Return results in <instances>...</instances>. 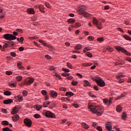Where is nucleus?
<instances>
[{"label": "nucleus", "instance_id": "1", "mask_svg": "<svg viewBox=\"0 0 131 131\" xmlns=\"http://www.w3.org/2000/svg\"><path fill=\"white\" fill-rule=\"evenodd\" d=\"M94 80L96 81L97 84L99 85V86L103 87L105 86V81L102 79V78L100 77H96L94 78Z\"/></svg>", "mask_w": 131, "mask_h": 131}, {"label": "nucleus", "instance_id": "2", "mask_svg": "<svg viewBox=\"0 0 131 131\" xmlns=\"http://www.w3.org/2000/svg\"><path fill=\"white\" fill-rule=\"evenodd\" d=\"M3 37L7 40H14L17 39V37H16V36L11 34H5L4 35Z\"/></svg>", "mask_w": 131, "mask_h": 131}, {"label": "nucleus", "instance_id": "3", "mask_svg": "<svg viewBox=\"0 0 131 131\" xmlns=\"http://www.w3.org/2000/svg\"><path fill=\"white\" fill-rule=\"evenodd\" d=\"M78 12L79 14V15H83L84 17H85L86 18H88V17H90L91 16V14L90 13H88L84 10H83V8H80L78 10Z\"/></svg>", "mask_w": 131, "mask_h": 131}, {"label": "nucleus", "instance_id": "4", "mask_svg": "<svg viewBox=\"0 0 131 131\" xmlns=\"http://www.w3.org/2000/svg\"><path fill=\"white\" fill-rule=\"evenodd\" d=\"M116 49L117 50V51H121L122 53H124V54H126L127 56L131 55L130 53L128 52L127 51H126V50L120 46H116Z\"/></svg>", "mask_w": 131, "mask_h": 131}, {"label": "nucleus", "instance_id": "5", "mask_svg": "<svg viewBox=\"0 0 131 131\" xmlns=\"http://www.w3.org/2000/svg\"><path fill=\"white\" fill-rule=\"evenodd\" d=\"M88 108L90 109V111L94 114L97 113V112L99 110V107H98L97 106H94L90 104L88 105Z\"/></svg>", "mask_w": 131, "mask_h": 131}, {"label": "nucleus", "instance_id": "6", "mask_svg": "<svg viewBox=\"0 0 131 131\" xmlns=\"http://www.w3.org/2000/svg\"><path fill=\"white\" fill-rule=\"evenodd\" d=\"M24 123H25L28 127H31V125H32V121L28 118H25L24 120Z\"/></svg>", "mask_w": 131, "mask_h": 131}, {"label": "nucleus", "instance_id": "7", "mask_svg": "<svg viewBox=\"0 0 131 131\" xmlns=\"http://www.w3.org/2000/svg\"><path fill=\"white\" fill-rule=\"evenodd\" d=\"M7 42L8 43H6L3 46V48H8V47L9 48H11L10 43H11L12 47H14V46H15V42H14V41H7Z\"/></svg>", "mask_w": 131, "mask_h": 131}, {"label": "nucleus", "instance_id": "8", "mask_svg": "<svg viewBox=\"0 0 131 131\" xmlns=\"http://www.w3.org/2000/svg\"><path fill=\"white\" fill-rule=\"evenodd\" d=\"M45 116L48 117V118H54L55 114L50 111H47L45 114Z\"/></svg>", "mask_w": 131, "mask_h": 131}, {"label": "nucleus", "instance_id": "9", "mask_svg": "<svg viewBox=\"0 0 131 131\" xmlns=\"http://www.w3.org/2000/svg\"><path fill=\"white\" fill-rule=\"evenodd\" d=\"M34 82V78L32 77H29V78H27L26 83V84H27V85H30V84L33 83Z\"/></svg>", "mask_w": 131, "mask_h": 131}, {"label": "nucleus", "instance_id": "10", "mask_svg": "<svg viewBox=\"0 0 131 131\" xmlns=\"http://www.w3.org/2000/svg\"><path fill=\"white\" fill-rule=\"evenodd\" d=\"M19 112V107L17 106H15L13 109L12 111L11 112V114L14 115V114H17Z\"/></svg>", "mask_w": 131, "mask_h": 131}, {"label": "nucleus", "instance_id": "11", "mask_svg": "<svg viewBox=\"0 0 131 131\" xmlns=\"http://www.w3.org/2000/svg\"><path fill=\"white\" fill-rule=\"evenodd\" d=\"M98 116H101L103 113H104V109L103 108H98V111L96 113Z\"/></svg>", "mask_w": 131, "mask_h": 131}, {"label": "nucleus", "instance_id": "12", "mask_svg": "<svg viewBox=\"0 0 131 131\" xmlns=\"http://www.w3.org/2000/svg\"><path fill=\"white\" fill-rule=\"evenodd\" d=\"M50 95H51L52 98H56L58 96V94L57 93V92L54 91H51L50 92Z\"/></svg>", "mask_w": 131, "mask_h": 131}, {"label": "nucleus", "instance_id": "13", "mask_svg": "<svg viewBox=\"0 0 131 131\" xmlns=\"http://www.w3.org/2000/svg\"><path fill=\"white\" fill-rule=\"evenodd\" d=\"M27 12L28 14H32L34 15L35 14V11H34V9L31 8L27 9Z\"/></svg>", "mask_w": 131, "mask_h": 131}, {"label": "nucleus", "instance_id": "14", "mask_svg": "<svg viewBox=\"0 0 131 131\" xmlns=\"http://www.w3.org/2000/svg\"><path fill=\"white\" fill-rule=\"evenodd\" d=\"M20 118L19 115H15L14 117H12V119L13 121H18Z\"/></svg>", "mask_w": 131, "mask_h": 131}, {"label": "nucleus", "instance_id": "15", "mask_svg": "<svg viewBox=\"0 0 131 131\" xmlns=\"http://www.w3.org/2000/svg\"><path fill=\"white\" fill-rule=\"evenodd\" d=\"M3 103L6 105H8V104H11V103H13V99L5 100L3 101Z\"/></svg>", "mask_w": 131, "mask_h": 131}, {"label": "nucleus", "instance_id": "16", "mask_svg": "<svg viewBox=\"0 0 131 131\" xmlns=\"http://www.w3.org/2000/svg\"><path fill=\"white\" fill-rule=\"evenodd\" d=\"M125 77V75L121 74V73H119L118 75L116 76L117 79H120V78H123V77Z\"/></svg>", "mask_w": 131, "mask_h": 131}, {"label": "nucleus", "instance_id": "17", "mask_svg": "<svg viewBox=\"0 0 131 131\" xmlns=\"http://www.w3.org/2000/svg\"><path fill=\"white\" fill-rule=\"evenodd\" d=\"M127 118V114L126 112H123L122 114V119L125 120Z\"/></svg>", "mask_w": 131, "mask_h": 131}, {"label": "nucleus", "instance_id": "18", "mask_svg": "<svg viewBox=\"0 0 131 131\" xmlns=\"http://www.w3.org/2000/svg\"><path fill=\"white\" fill-rule=\"evenodd\" d=\"M93 23L94 24V25H98L99 20L95 17H93Z\"/></svg>", "mask_w": 131, "mask_h": 131}, {"label": "nucleus", "instance_id": "19", "mask_svg": "<svg viewBox=\"0 0 131 131\" xmlns=\"http://www.w3.org/2000/svg\"><path fill=\"white\" fill-rule=\"evenodd\" d=\"M92 65H93L92 63H84L82 64L83 67H88V66H92Z\"/></svg>", "mask_w": 131, "mask_h": 131}, {"label": "nucleus", "instance_id": "20", "mask_svg": "<svg viewBox=\"0 0 131 131\" xmlns=\"http://www.w3.org/2000/svg\"><path fill=\"white\" fill-rule=\"evenodd\" d=\"M82 47V46H81V45H80V44H78V45H77L75 47V48H74V49H75V50H80V49H81V48Z\"/></svg>", "mask_w": 131, "mask_h": 131}, {"label": "nucleus", "instance_id": "21", "mask_svg": "<svg viewBox=\"0 0 131 131\" xmlns=\"http://www.w3.org/2000/svg\"><path fill=\"white\" fill-rule=\"evenodd\" d=\"M75 19L73 18H70L68 20V22L71 24H73L75 22Z\"/></svg>", "mask_w": 131, "mask_h": 131}, {"label": "nucleus", "instance_id": "22", "mask_svg": "<svg viewBox=\"0 0 131 131\" xmlns=\"http://www.w3.org/2000/svg\"><path fill=\"white\" fill-rule=\"evenodd\" d=\"M116 111L117 112H121V111H122V107H121V106L118 105L116 108Z\"/></svg>", "mask_w": 131, "mask_h": 131}, {"label": "nucleus", "instance_id": "23", "mask_svg": "<svg viewBox=\"0 0 131 131\" xmlns=\"http://www.w3.org/2000/svg\"><path fill=\"white\" fill-rule=\"evenodd\" d=\"M91 47H86L85 48H84L83 49V53H86V52H88V51H91Z\"/></svg>", "mask_w": 131, "mask_h": 131}, {"label": "nucleus", "instance_id": "24", "mask_svg": "<svg viewBox=\"0 0 131 131\" xmlns=\"http://www.w3.org/2000/svg\"><path fill=\"white\" fill-rule=\"evenodd\" d=\"M83 127H84V128H85L86 129H88V128H89V125H88L86 123L83 122L81 123Z\"/></svg>", "mask_w": 131, "mask_h": 131}, {"label": "nucleus", "instance_id": "25", "mask_svg": "<svg viewBox=\"0 0 131 131\" xmlns=\"http://www.w3.org/2000/svg\"><path fill=\"white\" fill-rule=\"evenodd\" d=\"M34 108H36V110L37 111H39L41 108H42V106L41 105H34Z\"/></svg>", "mask_w": 131, "mask_h": 131}, {"label": "nucleus", "instance_id": "26", "mask_svg": "<svg viewBox=\"0 0 131 131\" xmlns=\"http://www.w3.org/2000/svg\"><path fill=\"white\" fill-rule=\"evenodd\" d=\"M4 94L5 96H11V95H12V93H11V92L9 91H6L4 92Z\"/></svg>", "mask_w": 131, "mask_h": 131}, {"label": "nucleus", "instance_id": "27", "mask_svg": "<svg viewBox=\"0 0 131 131\" xmlns=\"http://www.w3.org/2000/svg\"><path fill=\"white\" fill-rule=\"evenodd\" d=\"M91 86V84H90V82H89L88 80H85L84 81V86Z\"/></svg>", "mask_w": 131, "mask_h": 131}, {"label": "nucleus", "instance_id": "28", "mask_svg": "<svg viewBox=\"0 0 131 131\" xmlns=\"http://www.w3.org/2000/svg\"><path fill=\"white\" fill-rule=\"evenodd\" d=\"M43 6H39V11H40V12H41V13H46V12L45 11V10H43Z\"/></svg>", "mask_w": 131, "mask_h": 131}, {"label": "nucleus", "instance_id": "29", "mask_svg": "<svg viewBox=\"0 0 131 131\" xmlns=\"http://www.w3.org/2000/svg\"><path fill=\"white\" fill-rule=\"evenodd\" d=\"M2 124V125H9V122L8 121H3Z\"/></svg>", "mask_w": 131, "mask_h": 131}, {"label": "nucleus", "instance_id": "30", "mask_svg": "<svg viewBox=\"0 0 131 131\" xmlns=\"http://www.w3.org/2000/svg\"><path fill=\"white\" fill-rule=\"evenodd\" d=\"M66 96H74V94L71 92H66Z\"/></svg>", "mask_w": 131, "mask_h": 131}, {"label": "nucleus", "instance_id": "31", "mask_svg": "<svg viewBox=\"0 0 131 131\" xmlns=\"http://www.w3.org/2000/svg\"><path fill=\"white\" fill-rule=\"evenodd\" d=\"M97 41H99V42H102L104 40V38L103 37H98L97 39Z\"/></svg>", "mask_w": 131, "mask_h": 131}, {"label": "nucleus", "instance_id": "32", "mask_svg": "<svg viewBox=\"0 0 131 131\" xmlns=\"http://www.w3.org/2000/svg\"><path fill=\"white\" fill-rule=\"evenodd\" d=\"M23 78L22 76H18L16 77V79L17 81H21V79Z\"/></svg>", "mask_w": 131, "mask_h": 131}, {"label": "nucleus", "instance_id": "33", "mask_svg": "<svg viewBox=\"0 0 131 131\" xmlns=\"http://www.w3.org/2000/svg\"><path fill=\"white\" fill-rule=\"evenodd\" d=\"M113 100V98L111 97L108 100L107 105L108 106L110 105L111 104H112V100Z\"/></svg>", "mask_w": 131, "mask_h": 131}, {"label": "nucleus", "instance_id": "34", "mask_svg": "<svg viewBox=\"0 0 131 131\" xmlns=\"http://www.w3.org/2000/svg\"><path fill=\"white\" fill-rule=\"evenodd\" d=\"M85 55L88 57H89V58H92L93 57V55L92 54V53L90 52L86 53Z\"/></svg>", "mask_w": 131, "mask_h": 131}, {"label": "nucleus", "instance_id": "35", "mask_svg": "<svg viewBox=\"0 0 131 131\" xmlns=\"http://www.w3.org/2000/svg\"><path fill=\"white\" fill-rule=\"evenodd\" d=\"M50 104H51V102L49 101L48 103L44 102L43 103V107H44V108H46V107H48V105H50Z\"/></svg>", "mask_w": 131, "mask_h": 131}, {"label": "nucleus", "instance_id": "36", "mask_svg": "<svg viewBox=\"0 0 131 131\" xmlns=\"http://www.w3.org/2000/svg\"><path fill=\"white\" fill-rule=\"evenodd\" d=\"M123 37L124 39H126V40H131V37L127 35H124Z\"/></svg>", "mask_w": 131, "mask_h": 131}, {"label": "nucleus", "instance_id": "37", "mask_svg": "<svg viewBox=\"0 0 131 131\" xmlns=\"http://www.w3.org/2000/svg\"><path fill=\"white\" fill-rule=\"evenodd\" d=\"M71 83H72V85L76 86V85H77V84H78V82H77V81H74V80H73V81Z\"/></svg>", "mask_w": 131, "mask_h": 131}, {"label": "nucleus", "instance_id": "38", "mask_svg": "<svg viewBox=\"0 0 131 131\" xmlns=\"http://www.w3.org/2000/svg\"><path fill=\"white\" fill-rule=\"evenodd\" d=\"M105 127L107 130H111L112 129V125H110V126L106 125Z\"/></svg>", "mask_w": 131, "mask_h": 131}, {"label": "nucleus", "instance_id": "39", "mask_svg": "<svg viewBox=\"0 0 131 131\" xmlns=\"http://www.w3.org/2000/svg\"><path fill=\"white\" fill-rule=\"evenodd\" d=\"M28 94V92H27V91H26V90H24L23 92V96H24V97H26V96H27Z\"/></svg>", "mask_w": 131, "mask_h": 131}, {"label": "nucleus", "instance_id": "40", "mask_svg": "<svg viewBox=\"0 0 131 131\" xmlns=\"http://www.w3.org/2000/svg\"><path fill=\"white\" fill-rule=\"evenodd\" d=\"M17 98H18V101H23V96L21 95H18Z\"/></svg>", "mask_w": 131, "mask_h": 131}, {"label": "nucleus", "instance_id": "41", "mask_svg": "<svg viewBox=\"0 0 131 131\" xmlns=\"http://www.w3.org/2000/svg\"><path fill=\"white\" fill-rule=\"evenodd\" d=\"M3 131H13V130L10 129L9 127H5L3 129Z\"/></svg>", "mask_w": 131, "mask_h": 131}, {"label": "nucleus", "instance_id": "42", "mask_svg": "<svg viewBox=\"0 0 131 131\" xmlns=\"http://www.w3.org/2000/svg\"><path fill=\"white\" fill-rule=\"evenodd\" d=\"M96 27L99 30L102 29V24H100V25L97 24V25H96Z\"/></svg>", "mask_w": 131, "mask_h": 131}, {"label": "nucleus", "instance_id": "43", "mask_svg": "<svg viewBox=\"0 0 131 131\" xmlns=\"http://www.w3.org/2000/svg\"><path fill=\"white\" fill-rule=\"evenodd\" d=\"M67 65L68 68H70L71 69H72V64H71L70 62H67Z\"/></svg>", "mask_w": 131, "mask_h": 131}, {"label": "nucleus", "instance_id": "44", "mask_svg": "<svg viewBox=\"0 0 131 131\" xmlns=\"http://www.w3.org/2000/svg\"><path fill=\"white\" fill-rule=\"evenodd\" d=\"M123 97V94H121L120 96L116 97L115 100L117 101V100H119V99H121Z\"/></svg>", "mask_w": 131, "mask_h": 131}, {"label": "nucleus", "instance_id": "45", "mask_svg": "<svg viewBox=\"0 0 131 131\" xmlns=\"http://www.w3.org/2000/svg\"><path fill=\"white\" fill-rule=\"evenodd\" d=\"M45 57L46 59H47V60H51V59H52V57L49 55H46L45 56Z\"/></svg>", "mask_w": 131, "mask_h": 131}, {"label": "nucleus", "instance_id": "46", "mask_svg": "<svg viewBox=\"0 0 131 131\" xmlns=\"http://www.w3.org/2000/svg\"><path fill=\"white\" fill-rule=\"evenodd\" d=\"M62 76H69V75H70V73H62L61 74Z\"/></svg>", "mask_w": 131, "mask_h": 131}, {"label": "nucleus", "instance_id": "47", "mask_svg": "<svg viewBox=\"0 0 131 131\" xmlns=\"http://www.w3.org/2000/svg\"><path fill=\"white\" fill-rule=\"evenodd\" d=\"M34 118H36V119L40 118V115L39 114H35L34 115Z\"/></svg>", "mask_w": 131, "mask_h": 131}, {"label": "nucleus", "instance_id": "48", "mask_svg": "<svg viewBox=\"0 0 131 131\" xmlns=\"http://www.w3.org/2000/svg\"><path fill=\"white\" fill-rule=\"evenodd\" d=\"M88 39L89 40H94L95 39V38L92 36H90L88 37Z\"/></svg>", "mask_w": 131, "mask_h": 131}, {"label": "nucleus", "instance_id": "49", "mask_svg": "<svg viewBox=\"0 0 131 131\" xmlns=\"http://www.w3.org/2000/svg\"><path fill=\"white\" fill-rule=\"evenodd\" d=\"M75 26H76V27H80L81 26V24H80V23H76Z\"/></svg>", "mask_w": 131, "mask_h": 131}, {"label": "nucleus", "instance_id": "50", "mask_svg": "<svg viewBox=\"0 0 131 131\" xmlns=\"http://www.w3.org/2000/svg\"><path fill=\"white\" fill-rule=\"evenodd\" d=\"M62 71H64V72H70V70L67 69H65V68H62Z\"/></svg>", "mask_w": 131, "mask_h": 131}, {"label": "nucleus", "instance_id": "51", "mask_svg": "<svg viewBox=\"0 0 131 131\" xmlns=\"http://www.w3.org/2000/svg\"><path fill=\"white\" fill-rule=\"evenodd\" d=\"M6 73L7 75H11L13 74V72L12 71H6Z\"/></svg>", "mask_w": 131, "mask_h": 131}, {"label": "nucleus", "instance_id": "52", "mask_svg": "<svg viewBox=\"0 0 131 131\" xmlns=\"http://www.w3.org/2000/svg\"><path fill=\"white\" fill-rule=\"evenodd\" d=\"M41 94H42V95H43V96H46V95H47V91H46V90H42V91H41Z\"/></svg>", "mask_w": 131, "mask_h": 131}, {"label": "nucleus", "instance_id": "53", "mask_svg": "<svg viewBox=\"0 0 131 131\" xmlns=\"http://www.w3.org/2000/svg\"><path fill=\"white\" fill-rule=\"evenodd\" d=\"M107 51H108V52H113V48H110V47H108L106 48Z\"/></svg>", "mask_w": 131, "mask_h": 131}, {"label": "nucleus", "instance_id": "54", "mask_svg": "<svg viewBox=\"0 0 131 131\" xmlns=\"http://www.w3.org/2000/svg\"><path fill=\"white\" fill-rule=\"evenodd\" d=\"M45 5L46 6V7L47 8H48L49 9H51V5H50V4L48 3L47 2L45 3Z\"/></svg>", "mask_w": 131, "mask_h": 131}, {"label": "nucleus", "instance_id": "55", "mask_svg": "<svg viewBox=\"0 0 131 131\" xmlns=\"http://www.w3.org/2000/svg\"><path fill=\"white\" fill-rule=\"evenodd\" d=\"M93 89H94L95 91H99V86H97L96 85H94Z\"/></svg>", "mask_w": 131, "mask_h": 131}, {"label": "nucleus", "instance_id": "56", "mask_svg": "<svg viewBox=\"0 0 131 131\" xmlns=\"http://www.w3.org/2000/svg\"><path fill=\"white\" fill-rule=\"evenodd\" d=\"M97 130H99V131H102L103 130V129H102V127L100 126L97 127Z\"/></svg>", "mask_w": 131, "mask_h": 131}, {"label": "nucleus", "instance_id": "57", "mask_svg": "<svg viewBox=\"0 0 131 131\" xmlns=\"http://www.w3.org/2000/svg\"><path fill=\"white\" fill-rule=\"evenodd\" d=\"M126 61H128V62H130L131 63V58L130 57H126Z\"/></svg>", "mask_w": 131, "mask_h": 131}, {"label": "nucleus", "instance_id": "58", "mask_svg": "<svg viewBox=\"0 0 131 131\" xmlns=\"http://www.w3.org/2000/svg\"><path fill=\"white\" fill-rule=\"evenodd\" d=\"M103 103H104L105 104H106V105H108V99H103Z\"/></svg>", "mask_w": 131, "mask_h": 131}, {"label": "nucleus", "instance_id": "59", "mask_svg": "<svg viewBox=\"0 0 131 131\" xmlns=\"http://www.w3.org/2000/svg\"><path fill=\"white\" fill-rule=\"evenodd\" d=\"M11 56H12V57H16V53L15 52H11Z\"/></svg>", "mask_w": 131, "mask_h": 131}, {"label": "nucleus", "instance_id": "60", "mask_svg": "<svg viewBox=\"0 0 131 131\" xmlns=\"http://www.w3.org/2000/svg\"><path fill=\"white\" fill-rule=\"evenodd\" d=\"M18 50L19 51H20V52H22L23 51H24V47H19Z\"/></svg>", "mask_w": 131, "mask_h": 131}, {"label": "nucleus", "instance_id": "61", "mask_svg": "<svg viewBox=\"0 0 131 131\" xmlns=\"http://www.w3.org/2000/svg\"><path fill=\"white\" fill-rule=\"evenodd\" d=\"M60 91H63V92H66V88H60Z\"/></svg>", "mask_w": 131, "mask_h": 131}, {"label": "nucleus", "instance_id": "62", "mask_svg": "<svg viewBox=\"0 0 131 131\" xmlns=\"http://www.w3.org/2000/svg\"><path fill=\"white\" fill-rule=\"evenodd\" d=\"M110 8V6H104V10H109V9Z\"/></svg>", "mask_w": 131, "mask_h": 131}, {"label": "nucleus", "instance_id": "63", "mask_svg": "<svg viewBox=\"0 0 131 131\" xmlns=\"http://www.w3.org/2000/svg\"><path fill=\"white\" fill-rule=\"evenodd\" d=\"M10 85H11V86L15 87L17 85V84L15 83H10Z\"/></svg>", "mask_w": 131, "mask_h": 131}, {"label": "nucleus", "instance_id": "64", "mask_svg": "<svg viewBox=\"0 0 131 131\" xmlns=\"http://www.w3.org/2000/svg\"><path fill=\"white\" fill-rule=\"evenodd\" d=\"M47 86H51V83L49 82H45Z\"/></svg>", "mask_w": 131, "mask_h": 131}]
</instances>
